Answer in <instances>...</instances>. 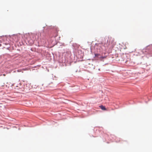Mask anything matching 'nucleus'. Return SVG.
I'll use <instances>...</instances> for the list:
<instances>
[{
  "mask_svg": "<svg viewBox=\"0 0 152 152\" xmlns=\"http://www.w3.org/2000/svg\"><path fill=\"white\" fill-rule=\"evenodd\" d=\"M115 44L114 39L111 37H108L105 39L104 46L105 48H112Z\"/></svg>",
  "mask_w": 152,
  "mask_h": 152,
  "instance_id": "1",
  "label": "nucleus"
},
{
  "mask_svg": "<svg viewBox=\"0 0 152 152\" xmlns=\"http://www.w3.org/2000/svg\"><path fill=\"white\" fill-rule=\"evenodd\" d=\"M29 34L31 38H32V39L33 40L35 39H36V35L35 34L31 33Z\"/></svg>",
  "mask_w": 152,
  "mask_h": 152,
  "instance_id": "2",
  "label": "nucleus"
},
{
  "mask_svg": "<svg viewBox=\"0 0 152 152\" xmlns=\"http://www.w3.org/2000/svg\"><path fill=\"white\" fill-rule=\"evenodd\" d=\"M99 107H100V108L102 110H106V109L105 108V107L104 106H103L102 105H101V106H100Z\"/></svg>",
  "mask_w": 152,
  "mask_h": 152,
  "instance_id": "3",
  "label": "nucleus"
},
{
  "mask_svg": "<svg viewBox=\"0 0 152 152\" xmlns=\"http://www.w3.org/2000/svg\"><path fill=\"white\" fill-rule=\"evenodd\" d=\"M99 55V54H95V56H98Z\"/></svg>",
  "mask_w": 152,
  "mask_h": 152,
  "instance_id": "4",
  "label": "nucleus"
},
{
  "mask_svg": "<svg viewBox=\"0 0 152 152\" xmlns=\"http://www.w3.org/2000/svg\"><path fill=\"white\" fill-rule=\"evenodd\" d=\"M3 76H5V74H3Z\"/></svg>",
  "mask_w": 152,
  "mask_h": 152,
  "instance_id": "5",
  "label": "nucleus"
}]
</instances>
